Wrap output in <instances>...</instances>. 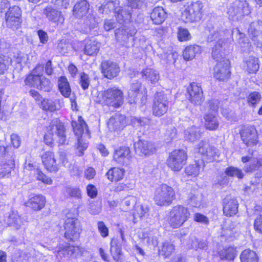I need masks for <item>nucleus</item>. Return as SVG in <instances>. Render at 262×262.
Listing matches in <instances>:
<instances>
[{"label":"nucleus","mask_w":262,"mask_h":262,"mask_svg":"<svg viewBox=\"0 0 262 262\" xmlns=\"http://www.w3.org/2000/svg\"><path fill=\"white\" fill-rule=\"evenodd\" d=\"M43 13L49 21L55 23H62L64 21L61 12L51 6L45 8Z\"/></svg>","instance_id":"obj_19"},{"label":"nucleus","mask_w":262,"mask_h":262,"mask_svg":"<svg viewBox=\"0 0 262 262\" xmlns=\"http://www.w3.org/2000/svg\"><path fill=\"white\" fill-rule=\"evenodd\" d=\"M41 158L43 165L48 171L56 172L58 170L55 156L53 152L50 151L45 152L41 156Z\"/></svg>","instance_id":"obj_17"},{"label":"nucleus","mask_w":262,"mask_h":262,"mask_svg":"<svg viewBox=\"0 0 262 262\" xmlns=\"http://www.w3.org/2000/svg\"><path fill=\"white\" fill-rule=\"evenodd\" d=\"M110 251L115 260H119V256H121V247L117 240L112 239L111 242Z\"/></svg>","instance_id":"obj_39"},{"label":"nucleus","mask_w":262,"mask_h":262,"mask_svg":"<svg viewBox=\"0 0 262 262\" xmlns=\"http://www.w3.org/2000/svg\"><path fill=\"white\" fill-rule=\"evenodd\" d=\"M238 209L237 202L235 199L227 197L224 199L223 213H237Z\"/></svg>","instance_id":"obj_27"},{"label":"nucleus","mask_w":262,"mask_h":262,"mask_svg":"<svg viewBox=\"0 0 262 262\" xmlns=\"http://www.w3.org/2000/svg\"><path fill=\"white\" fill-rule=\"evenodd\" d=\"M130 154V150L128 147H121L119 149H116L114 155V159L115 161L119 163H122L123 159L124 158L129 159Z\"/></svg>","instance_id":"obj_33"},{"label":"nucleus","mask_w":262,"mask_h":262,"mask_svg":"<svg viewBox=\"0 0 262 262\" xmlns=\"http://www.w3.org/2000/svg\"><path fill=\"white\" fill-rule=\"evenodd\" d=\"M98 19L93 14H89L84 20V24L88 26L90 29L97 27L98 24Z\"/></svg>","instance_id":"obj_53"},{"label":"nucleus","mask_w":262,"mask_h":262,"mask_svg":"<svg viewBox=\"0 0 262 262\" xmlns=\"http://www.w3.org/2000/svg\"><path fill=\"white\" fill-rule=\"evenodd\" d=\"M45 204V198L42 195H35L32 196L25 203L27 207L32 208L34 211H38L43 207Z\"/></svg>","instance_id":"obj_23"},{"label":"nucleus","mask_w":262,"mask_h":262,"mask_svg":"<svg viewBox=\"0 0 262 262\" xmlns=\"http://www.w3.org/2000/svg\"><path fill=\"white\" fill-rule=\"evenodd\" d=\"M137 122L140 126L152 125L154 123L150 118L147 117H141L134 119V122Z\"/></svg>","instance_id":"obj_61"},{"label":"nucleus","mask_w":262,"mask_h":262,"mask_svg":"<svg viewBox=\"0 0 262 262\" xmlns=\"http://www.w3.org/2000/svg\"><path fill=\"white\" fill-rule=\"evenodd\" d=\"M12 16V17H21V11L20 8L17 6H12L9 10L7 11L5 13V17L8 16Z\"/></svg>","instance_id":"obj_56"},{"label":"nucleus","mask_w":262,"mask_h":262,"mask_svg":"<svg viewBox=\"0 0 262 262\" xmlns=\"http://www.w3.org/2000/svg\"><path fill=\"white\" fill-rule=\"evenodd\" d=\"M90 80L88 75L83 72L80 74V84L83 90L88 89L90 85Z\"/></svg>","instance_id":"obj_58"},{"label":"nucleus","mask_w":262,"mask_h":262,"mask_svg":"<svg viewBox=\"0 0 262 262\" xmlns=\"http://www.w3.org/2000/svg\"><path fill=\"white\" fill-rule=\"evenodd\" d=\"M178 38L180 41H185L191 38V35L187 29L183 27H179Z\"/></svg>","instance_id":"obj_51"},{"label":"nucleus","mask_w":262,"mask_h":262,"mask_svg":"<svg viewBox=\"0 0 262 262\" xmlns=\"http://www.w3.org/2000/svg\"><path fill=\"white\" fill-rule=\"evenodd\" d=\"M167 17V13L162 7L154 8L150 14V18L154 24L160 25L163 23Z\"/></svg>","instance_id":"obj_22"},{"label":"nucleus","mask_w":262,"mask_h":262,"mask_svg":"<svg viewBox=\"0 0 262 262\" xmlns=\"http://www.w3.org/2000/svg\"><path fill=\"white\" fill-rule=\"evenodd\" d=\"M192 244L191 245V247L192 248L197 249L198 248H200L202 249H205V248L207 246V243L205 241H199L198 239L195 237H192L191 238Z\"/></svg>","instance_id":"obj_57"},{"label":"nucleus","mask_w":262,"mask_h":262,"mask_svg":"<svg viewBox=\"0 0 262 262\" xmlns=\"http://www.w3.org/2000/svg\"><path fill=\"white\" fill-rule=\"evenodd\" d=\"M58 88L62 95L65 97L70 96L71 89L67 78L65 76H61L58 79Z\"/></svg>","instance_id":"obj_31"},{"label":"nucleus","mask_w":262,"mask_h":262,"mask_svg":"<svg viewBox=\"0 0 262 262\" xmlns=\"http://www.w3.org/2000/svg\"><path fill=\"white\" fill-rule=\"evenodd\" d=\"M229 65L230 61L228 59H223L220 62H217L214 68V77L220 81L228 80L231 73Z\"/></svg>","instance_id":"obj_12"},{"label":"nucleus","mask_w":262,"mask_h":262,"mask_svg":"<svg viewBox=\"0 0 262 262\" xmlns=\"http://www.w3.org/2000/svg\"><path fill=\"white\" fill-rule=\"evenodd\" d=\"M174 195V192L172 187L162 184L156 189L154 200L158 205H165L171 203Z\"/></svg>","instance_id":"obj_5"},{"label":"nucleus","mask_w":262,"mask_h":262,"mask_svg":"<svg viewBox=\"0 0 262 262\" xmlns=\"http://www.w3.org/2000/svg\"><path fill=\"white\" fill-rule=\"evenodd\" d=\"M142 76L152 83L157 82L160 78L158 72L152 69H146L143 70L142 72Z\"/></svg>","instance_id":"obj_35"},{"label":"nucleus","mask_w":262,"mask_h":262,"mask_svg":"<svg viewBox=\"0 0 262 262\" xmlns=\"http://www.w3.org/2000/svg\"><path fill=\"white\" fill-rule=\"evenodd\" d=\"M217 182L215 185L217 187H222L227 185L229 183V178L226 174H222L217 177Z\"/></svg>","instance_id":"obj_59"},{"label":"nucleus","mask_w":262,"mask_h":262,"mask_svg":"<svg viewBox=\"0 0 262 262\" xmlns=\"http://www.w3.org/2000/svg\"><path fill=\"white\" fill-rule=\"evenodd\" d=\"M71 124L75 135L77 136V144L76 148L79 151L78 156H81L83 154V150L88 147V143L84 142L82 138L84 129L88 132L86 128L87 125L81 116L78 117L77 121H72Z\"/></svg>","instance_id":"obj_2"},{"label":"nucleus","mask_w":262,"mask_h":262,"mask_svg":"<svg viewBox=\"0 0 262 262\" xmlns=\"http://www.w3.org/2000/svg\"><path fill=\"white\" fill-rule=\"evenodd\" d=\"M122 92L116 87L109 88L102 94V101L106 105L114 107L121 106L124 101Z\"/></svg>","instance_id":"obj_3"},{"label":"nucleus","mask_w":262,"mask_h":262,"mask_svg":"<svg viewBox=\"0 0 262 262\" xmlns=\"http://www.w3.org/2000/svg\"><path fill=\"white\" fill-rule=\"evenodd\" d=\"M140 92H146V90L144 88H142V84L138 80H136L130 84V89L128 92V98H131L133 100L135 96Z\"/></svg>","instance_id":"obj_30"},{"label":"nucleus","mask_w":262,"mask_h":262,"mask_svg":"<svg viewBox=\"0 0 262 262\" xmlns=\"http://www.w3.org/2000/svg\"><path fill=\"white\" fill-rule=\"evenodd\" d=\"M89 9V4L86 0L78 1L73 8V14L80 18L85 15Z\"/></svg>","instance_id":"obj_24"},{"label":"nucleus","mask_w":262,"mask_h":262,"mask_svg":"<svg viewBox=\"0 0 262 262\" xmlns=\"http://www.w3.org/2000/svg\"><path fill=\"white\" fill-rule=\"evenodd\" d=\"M126 125L125 116L119 113L113 115L107 123L108 127L111 131H120Z\"/></svg>","instance_id":"obj_16"},{"label":"nucleus","mask_w":262,"mask_h":262,"mask_svg":"<svg viewBox=\"0 0 262 262\" xmlns=\"http://www.w3.org/2000/svg\"><path fill=\"white\" fill-rule=\"evenodd\" d=\"M261 166H262V159H255L253 163L245 166L244 170L247 172H252L257 169Z\"/></svg>","instance_id":"obj_54"},{"label":"nucleus","mask_w":262,"mask_h":262,"mask_svg":"<svg viewBox=\"0 0 262 262\" xmlns=\"http://www.w3.org/2000/svg\"><path fill=\"white\" fill-rule=\"evenodd\" d=\"M40 79L41 78L38 75L30 74L26 77L24 82L26 85L37 89L39 86Z\"/></svg>","instance_id":"obj_43"},{"label":"nucleus","mask_w":262,"mask_h":262,"mask_svg":"<svg viewBox=\"0 0 262 262\" xmlns=\"http://www.w3.org/2000/svg\"><path fill=\"white\" fill-rule=\"evenodd\" d=\"M185 217L183 214H174L169 221L170 225L174 228L180 227L185 221Z\"/></svg>","instance_id":"obj_44"},{"label":"nucleus","mask_w":262,"mask_h":262,"mask_svg":"<svg viewBox=\"0 0 262 262\" xmlns=\"http://www.w3.org/2000/svg\"><path fill=\"white\" fill-rule=\"evenodd\" d=\"M222 40V45L225 43V39L223 37V33L218 31L211 32L207 37L208 42H215V44H218L219 40Z\"/></svg>","instance_id":"obj_48"},{"label":"nucleus","mask_w":262,"mask_h":262,"mask_svg":"<svg viewBox=\"0 0 262 262\" xmlns=\"http://www.w3.org/2000/svg\"><path fill=\"white\" fill-rule=\"evenodd\" d=\"M200 47L199 46H190L185 48L183 52V56L185 60H192L195 56V54L200 52Z\"/></svg>","instance_id":"obj_36"},{"label":"nucleus","mask_w":262,"mask_h":262,"mask_svg":"<svg viewBox=\"0 0 262 262\" xmlns=\"http://www.w3.org/2000/svg\"><path fill=\"white\" fill-rule=\"evenodd\" d=\"M260 99V94L257 92H253L249 95L247 98V101L249 104L255 106V104L259 102Z\"/></svg>","instance_id":"obj_55"},{"label":"nucleus","mask_w":262,"mask_h":262,"mask_svg":"<svg viewBox=\"0 0 262 262\" xmlns=\"http://www.w3.org/2000/svg\"><path fill=\"white\" fill-rule=\"evenodd\" d=\"M222 41L221 40H219L218 44H215L212 48V57L217 62L223 60V59H226L223 57L222 52L223 45H222Z\"/></svg>","instance_id":"obj_38"},{"label":"nucleus","mask_w":262,"mask_h":262,"mask_svg":"<svg viewBox=\"0 0 262 262\" xmlns=\"http://www.w3.org/2000/svg\"><path fill=\"white\" fill-rule=\"evenodd\" d=\"M69 44L66 43L65 40H61L57 45V50L61 54L64 55L68 52Z\"/></svg>","instance_id":"obj_62"},{"label":"nucleus","mask_w":262,"mask_h":262,"mask_svg":"<svg viewBox=\"0 0 262 262\" xmlns=\"http://www.w3.org/2000/svg\"><path fill=\"white\" fill-rule=\"evenodd\" d=\"M101 43L93 38L85 40L83 53L88 56H95L98 53Z\"/></svg>","instance_id":"obj_20"},{"label":"nucleus","mask_w":262,"mask_h":262,"mask_svg":"<svg viewBox=\"0 0 262 262\" xmlns=\"http://www.w3.org/2000/svg\"><path fill=\"white\" fill-rule=\"evenodd\" d=\"M241 136L243 142L248 146H253L257 143V132L253 126L244 128L241 132Z\"/></svg>","instance_id":"obj_15"},{"label":"nucleus","mask_w":262,"mask_h":262,"mask_svg":"<svg viewBox=\"0 0 262 262\" xmlns=\"http://www.w3.org/2000/svg\"><path fill=\"white\" fill-rule=\"evenodd\" d=\"M135 151L140 155H149L155 150L154 145L146 140H139L134 144Z\"/></svg>","instance_id":"obj_18"},{"label":"nucleus","mask_w":262,"mask_h":262,"mask_svg":"<svg viewBox=\"0 0 262 262\" xmlns=\"http://www.w3.org/2000/svg\"><path fill=\"white\" fill-rule=\"evenodd\" d=\"M131 11L132 10L126 6L119 8L115 12V16L118 23L122 24L129 21L132 16Z\"/></svg>","instance_id":"obj_25"},{"label":"nucleus","mask_w":262,"mask_h":262,"mask_svg":"<svg viewBox=\"0 0 262 262\" xmlns=\"http://www.w3.org/2000/svg\"><path fill=\"white\" fill-rule=\"evenodd\" d=\"M250 13V9L249 4L246 1L244 0L235 1L228 9L229 15L232 17L237 16V18L248 15Z\"/></svg>","instance_id":"obj_9"},{"label":"nucleus","mask_w":262,"mask_h":262,"mask_svg":"<svg viewBox=\"0 0 262 262\" xmlns=\"http://www.w3.org/2000/svg\"><path fill=\"white\" fill-rule=\"evenodd\" d=\"M202 201V195L200 194H194L190 198V204L193 207L199 206Z\"/></svg>","instance_id":"obj_63"},{"label":"nucleus","mask_w":262,"mask_h":262,"mask_svg":"<svg viewBox=\"0 0 262 262\" xmlns=\"http://www.w3.org/2000/svg\"><path fill=\"white\" fill-rule=\"evenodd\" d=\"M198 151L205 159L209 161L216 160L220 156L219 150L214 146L210 145L207 140H202L199 143Z\"/></svg>","instance_id":"obj_7"},{"label":"nucleus","mask_w":262,"mask_h":262,"mask_svg":"<svg viewBox=\"0 0 262 262\" xmlns=\"http://www.w3.org/2000/svg\"><path fill=\"white\" fill-rule=\"evenodd\" d=\"M40 107L45 111L53 112L57 109L55 103L50 99H43L40 103Z\"/></svg>","instance_id":"obj_46"},{"label":"nucleus","mask_w":262,"mask_h":262,"mask_svg":"<svg viewBox=\"0 0 262 262\" xmlns=\"http://www.w3.org/2000/svg\"><path fill=\"white\" fill-rule=\"evenodd\" d=\"M9 224L19 229L23 222L18 214H10L9 216Z\"/></svg>","instance_id":"obj_50"},{"label":"nucleus","mask_w":262,"mask_h":262,"mask_svg":"<svg viewBox=\"0 0 262 262\" xmlns=\"http://www.w3.org/2000/svg\"><path fill=\"white\" fill-rule=\"evenodd\" d=\"M14 157L11 156L9 159L2 161L0 163V178L9 176L15 167Z\"/></svg>","instance_id":"obj_21"},{"label":"nucleus","mask_w":262,"mask_h":262,"mask_svg":"<svg viewBox=\"0 0 262 262\" xmlns=\"http://www.w3.org/2000/svg\"><path fill=\"white\" fill-rule=\"evenodd\" d=\"M101 69L103 76L110 79L116 77L120 72V68L117 64L111 60L103 61Z\"/></svg>","instance_id":"obj_14"},{"label":"nucleus","mask_w":262,"mask_h":262,"mask_svg":"<svg viewBox=\"0 0 262 262\" xmlns=\"http://www.w3.org/2000/svg\"><path fill=\"white\" fill-rule=\"evenodd\" d=\"M66 129L62 123L58 119L52 120L44 136L46 144L52 145L56 142L62 145L66 144Z\"/></svg>","instance_id":"obj_1"},{"label":"nucleus","mask_w":262,"mask_h":262,"mask_svg":"<svg viewBox=\"0 0 262 262\" xmlns=\"http://www.w3.org/2000/svg\"><path fill=\"white\" fill-rule=\"evenodd\" d=\"M246 69L249 73H254L259 69V63L258 58L250 56L246 60Z\"/></svg>","instance_id":"obj_37"},{"label":"nucleus","mask_w":262,"mask_h":262,"mask_svg":"<svg viewBox=\"0 0 262 262\" xmlns=\"http://www.w3.org/2000/svg\"><path fill=\"white\" fill-rule=\"evenodd\" d=\"M241 262H258V257L256 252L249 249L244 250L240 255Z\"/></svg>","instance_id":"obj_29"},{"label":"nucleus","mask_w":262,"mask_h":262,"mask_svg":"<svg viewBox=\"0 0 262 262\" xmlns=\"http://www.w3.org/2000/svg\"><path fill=\"white\" fill-rule=\"evenodd\" d=\"M145 0H127L126 5L130 9H138L142 7Z\"/></svg>","instance_id":"obj_60"},{"label":"nucleus","mask_w":262,"mask_h":262,"mask_svg":"<svg viewBox=\"0 0 262 262\" xmlns=\"http://www.w3.org/2000/svg\"><path fill=\"white\" fill-rule=\"evenodd\" d=\"M132 36L131 33H128L126 29L123 28L117 30L115 32L116 38L119 42H126Z\"/></svg>","instance_id":"obj_45"},{"label":"nucleus","mask_w":262,"mask_h":262,"mask_svg":"<svg viewBox=\"0 0 262 262\" xmlns=\"http://www.w3.org/2000/svg\"><path fill=\"white\" fill-rule=\"evenodd\" d=\"M128 103L130 104H134L139 107H141L145 105L147 102V92H140L138 95L135 96L134 99L132 100L131 98H128Z\"/></svg>","instance_id":"obj_34"},{"label":"nucleus","mask_w":262,"mask_h":262,"mask_svg":"<svg viewBox=\"0 0 262 262\" xmlns=\"http://www.w3.org/2000/svg\"><path fill=\"white\" fill-rule=\"evenodd\" d=\"M187 158V154L184 150L176 149L169 155L167 165L172 170L179 171L185 164Z\"/></svg>","instance_id":"obj_6"},{"label":"nucleus","mask_w":262,"mask_h":262,"mask_svg":"<svg viewBox=\"0 0 262 262\" xmlns=\"http://www.w3.org/2000/svg\"><path fill=\"white\" fill-rule=\"evenodd\" d=\"M174 250V246L169 242H165L163 244V247L160 251L162 255L166 257L169 256Z\"/></svg>","instance_id":"obj_52"},{"label":"nucleus","mask_w":262,"mask_h":262,"mask_svg":"<svg viewBox=\"0 0 262 262\" xmlns=\"http://www.w3.org/2000/svg\"><path fill=\"white\" fill-rule=\"evenodd\" d=\"M38 89L45 92H50L53 88V84L47 78L43 77L41 78Z\"/></svg>","instance_id":"obj_49"},{"label":"nucleus","mask_w":262,"mask_h":262,"mask_svg":"<svg viewBox=\"0 0 262 262\" xmlns=\"http://www.w3.org/2000/svg\"><path fill=\"white\" fill-rule=\"evenodd\" d=\"M219 255L221 259L233 260L235 257V250L230 247L220 250Z\"/></svg>","instance_id":"obj_40"},{"label":"nucleus","mask_w":262,"mask_h":262,"mask_svg":"<svg viewBox=\"0 0 262 262\" xmlns=\"http://www.w3.org/2000/svg\"><path fill=\"white\" fill-rule=\"evenodd\" d=\"M65 237L73 241L78 237L80 230V222L77 218L68 217L65 221Z\"/></svg>","instance_id":"obj_8"},{"label":"nucleus","mask_w":262,"mask_h":262,"mask_svg":"<svg viewBox=\"0 0 262 262\" xmlns=\"http://www.w3.org/2000/svg\"><path fill=\"white\" fill-rule=\"evenodd\" d=\"M225 172L228 177H236L239 179H242L244 177V174L242 170L233 166L227 167Z\"/></svg>","instance_id":"obj_47"},{"label":"nucleus","mask_w":262,"mask_h":262,"mask_svg":"<svg viewBox=\"0 0 262 262\" xmlns=\"http://www.w3.org/2000/svg\"><path fill=\"white\" fill-rule=\"evenodd\" d=\"M202 162L195 161L194 163L189 165L186 168V173L189 176H197L202 168Z\"/></svg>","instance_id":"obj_42"},{"label":"nucleus","mask_w":262,"mask_h":262,"mask_svg":"<svg viewBox=\"0 0 262 262\" xmlns=\"http://www.w3.org/2000/svg\"><path fill=\"white\" fill-rule=\"evenodd\" d=\"M184 137L186 140L193 142L201 137L200 129L195 126L187 128L184 132Z\"/></svg>","instance_id":"obj_26"},{"label":"nucleus","mask_w":262,"mask_h":262,"mask_svg":"<svg viewBox=\"0 0 262 262\" xmlns=\"http://www.w3.org/2000/svg\"><path fill=\"white\" fill-rule=\"evenodd\" d=\"M206 128L209 130H215L219 126V121L216 117L211 113L206 114L204 117Z\"/></svg>","instance_id":"obj_32"},{"label":"nucleus","mask_w":262,"mask_h":262,"mask_svg":"<svg viewBox=\"0 0 262 262\" xmlns=\"http://www.w3.org/2000/svg\"><path fill=\"white\" fill-rule=\"evenodd\" d=\"M188 99L195 105H200L204 100L203 92L199 83L192 82L187 88Z\"/></svg>","instance_id":"obj_10"},{"label":"nucleus","mask_w":262,"mask_h":262,"mask_svg":"<svg viewBox=\"0 0 262 262\" xmlns=\"http://www.w3.org/2000/svg\"><path fill=\"white\" fill-rule=\"evenodd\" d=\"M59 159L64 166H68L70 165L69 157L67 154L63 150L58 152Z\"/></svg>","instance_id":"obj_64"},{"label":"nucleus","mask_w":262,"mask_h":262,"mask_svg":"<svg viewBox=\"0 0 262 262\" xmlns=\"http://www.w3.org/2000/svg\"><path fill=\"white\" fill-rule=\"evenodd\" d=\"M6 24L7 27L13 30L17 29L20 27L21 17H12L9 15L5 17Z\"/></svg>","instance_id":"obj_41"},{"label":"nucleus","mask_w":262,"mask_h":262,"mask_svg":"<svg viewBox=\"0 0 262 262\" xmlns=\"http://www.w3.org/2000/svg\"><path fill=\"white\" fill-rule=\"evenodd\" d=\"M169 105V101L167 95L164 92H157L153 99L152 114L157 117L163 116L167 112Z\"/></svg>","instance_id":"obj_4"},{"label":"nucleus","mask_w":262,"mask_h":262,"mask_svg":"<svg viewBox=\"0 0 262 262\" xmlns=\"http://www.w3.org/2000/svg\"><path fill=\"white\" fill-rule=\"evenodd\" d=\"M125 171L123 169L117 167H113L111 168L106 173V176L108 180L113 181H118L123 179Z\"/></svg>","instance_id":"obj_28"},{"label":"nucleus","mask_w":262,"mask_h":262,"mask_svg":"<svg viewBox=\"0 0 262 262\" xmlns=\"http://www.w3.org/2000/svg\"><path fill=\"white\" fill-rule=\"evenodd\" d=\"M203 7V5L200 1L192 3L187 6L183 15L186 17L187 21H198L202 17Z\"/></svg>","instance_id":"obj_11"},{"label":"nucleus","mask_w":262,"mask_h":262,"mask_svg":"<svg viewBox=\"0 0 262 262\" xmlns=\"http://www.w3.org/2000/svg\"><path fill=\"white\" fill-rule=\"evenodd\" d=\"M262 24L261 20H258L252 22L248 28V35L257 47L262 48V32L260 26Z\"/></svg>","instance_id":"obj_13"}]
</instances>
